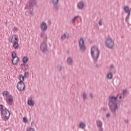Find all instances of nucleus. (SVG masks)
Wrapping results in <instances>:
<instances>
[{"label": "nucleus", "instance_id": "43", "mask_svg": "<svg viewBox=\"0 0 131 131\" xmlns=\"http://www.w3.org/2000/svg\"><path fill=\"white\" fill-rule=\"evenodd\" d=\"M21 75H20L18 76V79L19 80V81H21V80H22L23 79V78L22 77H20H20L21 76Z\"/></svg>", "mask_w": 131, "mask_h": 131}, {"label": "nucleus", "instance_id": "19", "mask_svg": "<svg viewBox=\"0 0 131 131\" xmlns=\"http://www.w3.org/2000/svg\"><path fill=\"white\" fill-rule=\"evenodd\" d=\"M14 35H11L10 36V37L9 38V40L10 42L13 43V42H15V40H14Z\"/></svg>", "mask_w": 131, "mask_h": 131}, {"label": "nucleus", "instance_id": "34", "mask_svg": "<svg viewBox=\"0 0 131 131\" xmlns=\"http://www.w3.org/2000/svg\"><path fill=\"white\" fill-rule=\"evenodd\" d=\"M4 110V105L3 104H0V111Z\"/></svg>", "mask_w": 131, "mask_h": 131}, {"label": "nucleus", "instance_id": "37", "mask_svg": "<svg viewBox=\"0 0 131 131\" xmlns=\"http://www.w3.org/2000/svg\"><path fill=\"white\" fill-rule=\"evenodd\" d=\"M28 76V72H25L24 77H27Z\"/></svg>", "mask_w": 131, "mask_h": 131}, {"label": "nucleus", "instance_id": "24", "mask_svg": "<svg viewBox=\"0 0 131 131\" xmlns=\"http://www.w3.org/2000/svg\"><path fill=\"white\" fill-rule=\"evenodd\" d=\"M78 18H79V16L78 15L75 16L72 20V23H75V21H76Z\"/></svg>", "mask_w": 131, "mask_h": 131}, {"label": "nucleus", "instance_id": "3", "mask_svg": "<svg viewBox=\"0 0 131 131\" xmlns=\"http://www.w3.org/2000/svg\"><path fill=\"white\" fill-rule=\"evenodd\" d=\"M10 111H9L8 109L5 108L2 110L1 116L3 118H4L5 121L7 120H9V118H10Z\"/></svg>", "mask_w": 131, "mask_h": 131}, {"label": "nucleus", "instance_id": "1", "mask_svg": "<svg viewBox=\"0 0 131 131\" xmlns=\"http://www.w3.org/2000/svg\"><path fill=\"white\" fill-rule=\"evenodd\" d=\"M91 56L93 59L94 64L98 62V59L100 56V50L96 47H92L91 48Z\"/></svg>", "mask_w": 131, "mask_h": 131}, {"label": "nucleus", "instance_id": "18", "mask_svg": "<svg viewBox=\"0 0 131 131\" xmlns=\"http://www.w3.org/2000/svg\"><path fill=\"white\" fill-rule=\"evenodd\" d=\"M13 48L17 50L19 48V43L17 41L13 42Z\"/></svg>", "mask_w": 131, "mask_h": 131}, {"label": "nucleus", "instance_id": "14", "mask_svg": "<svg viewBox=\"0 0 131 131\" xmlns=\"http://www.w3.org/2000/svg\"><path fill=\"white\" fill-rule=\"evenodd\" d=\"M16 56H14L12 55V63L13 65H17L18 62H19V57H15Z\"/></svg>", "mask_w": 131, "mask_h": 131}, {"label": "nucleus", "instance_id": "13", "mask_svg": "<svg viewBox=\"0 0 131 131\" xmlns=\"http://www.w3.org/2000/svg\"><path fill=\"white\" fill-rule=\"evenodd\" d=\"M77 8L79 10H83V8H84V2L83 1H80L78 3Z\"/></svg>", "mask_w": 131, "mask_h": 131}, {"label": "nucleus", "instance_id": "36", "mask_svg": "<svg viewBox=\"0 0 131 131\" xmlns=\"http://www.w3.org/2000/svg\"><path fill=\"white\" fill-rule=\"evenodd\" d=\"M96 68H100L101 67V64H96L95 66Z\"/></svg>", "mask_w": 131, "mask_h": 131}, {"label": "nucleus", "instance_id": "23", "mask_svg": "<svg viewBox=\"0 0 131 131\" xmlns=\"http://www.w3.org/2000/svg\"><path fill=\"white\" fill-rule=\"evenodd\" d=\"M59 0H51V3H52L53 5H58L59 4Z\"/></svg>", "mask_w": 131, "mask_h": 131}, {"label": "nucleus", "instance_id": "39", "mask_svg": "<svg viewBox=\"0 0 131 131\" xmlns=\"http://www.w3.org/2000/svg\"><path fill=\"white\" fill-rule=\"evenodd\" d=\"M123 94H124L125 95H126L127 94V90H124L123 91Z\"/></svg>", "mask_w": 131, "mask_h": 131}, {"label": "nucleus", "instance_id": "5", "mask_svg": "<svg viewBox=\"0 0 131 131\" xmlns=\"http://www.w3.org/2000/svg\"><path fill=\"white\" fill-rule=\"evenodd\" d=\"M105 46L108 49H112L114 47V41L111 38H107L105 39Z\"/></svg>", "mask_w": 131, "mask_h": 131}, {"label": "nucleus", "instance_id": "30", "mask_svg": "<svg viewBox=\"0 0 131 131\" xmlns=\"http://www.w3.org/2000/svg\"><path fill=\"white\" fill-rule=\"evenodd\" d=\"M46 35H46L45 33H41V35H40V37H41V38L43 39L44 37H46Z\"/></svg>", "mask_w": 131, "mask_h": 131}, {"label": "nucleus", "instance_id": "35", "mask_svg": "<svg viewBox=\"0 0 131 131\" xmlns=\"http://www.w3.org/2000/svg\"><path fill=\"white\" fill-rule=\"evenodd\" d=\"M12 30L13 31H18V29L17 28V27H14Z\"/></svg>", "mask_w": 131, "mask_h": 131}, {"label": "nucleus", "instance_id": "22", "mask_svg": "<svg viewBox=\"0 0 131 131\" xmlns=\"http://www.w3.org/2000/svg\"><path fill=\"white\" fill-rule=\"evenodd\" d=\"M107 77L108 79H112V78H113V75L112 73H110L107 74Z\"/></svg>", "mask_w": 131, "mask_h": 131}, {"label": "nucleus", "instance_id": "52", "mask_svg": "<svg viewBox=\"0 0 131 131\" xmlns=\"http://www.w3.org/2000/svg\"><path fill=\"white\" fill-rule=\"evenodd\" d=\"M119 98L120 99H122V96H120Z\"/></svg>", "mask_w": 131, "mask_h": 131}, {"label": "nucleus", "instance_id": "38", "mask_svg": "<svg viewBox=\"0 0 131 131\" xmlns=\"http://www.w3.org/2000/svg\"><path fill=\"white\" fill-rule=\"evenodd\" d=\"M110 67H111V70H112V69H114V64H111Z\"/></svg>", "mask_w": 131, "mask_h": 131}, {"label": "nucleus", "instance_id": "53", "mask_svg": "<svg viewBox=\"0 0 131 131\" xmlns=\"http://www.w3.org/2000/svg\"><path fill=\"white\" fill-rule=\"evenodd\" d=\"M120 102H123V100H121Z\"/></svg>", "mask_w": 131, "mask_h": 131}, {"label": "nucleus", "instance_id": "28", "mask_svg": "<svg viewBox=\"0 0 131 131\" xmlns=\"http://www.w3.org/2000/svg\"><path fill=\"white\" fill-rule=\"evenodd\" d=\"M53 6H54V7L56 11H58V10H59V6H58V4L53 5Z\"/></svg>", "mask_w": 131, "mask_h": 131}, {"label": "nucleus", "instance_id": "40", "mask_svg": "<svg viewBox=\"0 0 131 131\" xmlns=\"http://www.w3.org/2000/svg\"><path fill=\"white\" fill-rule=\"evenodd\" d=\"M14 39L16 41H18V36H17L16 35H14Z\"/></svg>", "mask_w": 131, "mask_h": 131}, {"label": "nucleus", "instance_id": "41", "mask_svg": "<svg viewBox=\"0 0 131 131\" xmlns=\"http://www.w3.org/2000/svg\"><path fill=\"white\" fill-rule=\"evenodd\" d=\"M99 25L100 26H102V25H103V22L101 20L99 21Z\"/></svg>", "mask_w": 131, "mask_h": 131}, {"label": "nucleus", "instance_id": "50", "mask_svg": "<svg viewBox=\"0 0 131 131\" xmlns=\"http://www.w3.org/2000/svg\"><path fill=\"white\" fill-rule=\"evenodd\" d=\"M104 111H106L107 110V108L106 107H103Z\"/></svg>", "mask_w": 131, "mask_h": 131}, {"label": "nucleus", "instance_id": "27", "mask_svg": "<svg viewBox=\"0 0 131 131\" xmlns=\"http://www.w3.org/2000/svg\"><path fill=\"white\" fill-rule=\"evenodd\" d=\"M8 91H4L3 93H2V95L4 97H7V96H8Z\"/></svg>", "mask_w": 131, "mask_h": 131}, {"label": "nucleus", "instance_id": "7", "mask_svg": "<svg viewBox=\"0 0 131 131\" xmlns=\"http://www.w3.org/2000/svg\"><path fill=\"white\" fill-rule=\"evenodd\" d=\"M110 110H111L114 117H116L117 115L116 114V111L118 110V105L117 103H115L114 106H110Z\"/></svg>", "mask_w": 131, "mask_h": 131}, {"label": "nucleus", "instance_id": "21", "mask_svg": "<svg viewBox=\"0 0 131 131\" xmlns=\"http://www.w3.org/2000/svg\"><path fill=\"white\" fill-rule=\"evenodd\" d=\"M28 105L29 106H33V101L31 99H29L28 100Z\"/></svg>", "mask_w": 131, "mask_h": 131}, {"label": "nucleus", "instance_id": "26", "mask_svg": "<svg viewBox=\"0 0 131 131\" xmlns=\"http://www.w3.org/2000/svg\"><path fill=\"white\" fill-rule=\"evenodd\" d=\"M13 57H15V58H18V56H17V54L16 53V52H12V54H11V57L12 58H13Z\"/></svg>", "mask_w": 131, "mask_h": 131}, {"label": "nucleus", "instance_id": "42", "mask_svg": "<svg viewBox=\"0 0 131 131\" xmlns=\"http://www.w3.org/2000/svg\"><path fill=\"white\" fill-rule=\"evenodd\" d=\"M27 131H33V128H32L31 127H29V128L27 129Z\"/></svg>", "mask_w": 131, "mask_h": 131}, {"label": "nucleus", "instance_id": "32", "mask_svg": "<svg viewBox=\"0 0 131 131\" xmlns=\"http://www.w3.org/2000/svg\"><path fill=\"white\" fill-rule=\"evenodd\" d=\"M57 68L58 70H59V71H61V70L62 69V67H61V65H58L57 67Z\"/></svg>", "mask_w": 131, "mask_h": 131}, {"label": "nucleus", "instance_id": "20", "mask_svg": "<svg viewBox=\"0 0 131 131\" xmlns=\"http://www.w3.org/2000/svg\"><path fill=\"white\" fill-rule=\"evenodd\" d=\"M23 62L24 63H27V62H28V58L27 57H26V56H24L23 58Z\"/></svg>", "mask_w": 131, "mask_h": 131}, {"label": "nucleus", "instance_id": "25", "mask_svg": "<svg viewBox=\"0 0 131 131\" xmlns=\"http://www.w3.org/2000/svg\"><path fill=\"white\" fill-rule=\"evenodd\" d=\"M79 127L80 128H84V127H85V124L83 122H80L79 124Z\"/></svg>", "mask_w": 131, "mask_h": 131}, {"label": "nucleus", "instance_id": "6", "mask_svg": "<svg viewBox=\"0 0 131 131\" xmlns=\"http://www.w3.org/2000/svg\"><path fill=\"white\" fill-rule=\"evenodd\" d=\"M117 100V97L115 96H110L108 97V107H114L116 103L115 101Z\"/></svg>", "mask_w": 131, "mask_h": 131}, {"label": "nucleus", "instance_id": "44", "mask_svg": "<svg viewBox=\"0 0 131 131\" xmlns=\"http://www.w3.org/2000/svg\"><path fill=\"white\" fill-rule=\"evenodd\" d=\"M90 97L91 98V99H93L94 96H93V93H90Z\"/></svg>", "mask_w": 131, "mask_h": 131}, {"label": "nucleus", "instance_id": "46", "mask_svg": "<svg viewBox=\"0 0 131 131\" xmlns=\"http://www.w3.org/2000/svg\"><path fill=\"white\" fill-rule=\"evenodd\" d=\"M106 117H107V118L110 117V113H107V114H106Z\"/></svg>", "mask_w": 131, "mask_h": 131}, {"label": "nucleus", "instance_id": "45", "mask_svg": "<svg viewBox=\"0 0 131 131\" xmlns=\"http://www.w3.org/2000/svg\"><path fill=\"white\" fill-rule=\"evenodd\" d=\"M61 38L62 40H64V39H65V38H65V37L63 35V36H61Z\"/></svg>", "mask_w": 131, "mask_h": 131}, {"label": "nucleus", "instance_id": "12", "mask_svg": "<svg viewBox=\"0 0 131 131\" xmlns=\"http://www.w3.org/2000/svg\"><path fill=\"white\" fill-rule=\"evenodd\" d=\"M6 102L9 105H12L14 103V98L12 95L9 96V98L6 99Z\"/></svg>", "mask_w": 131, "mask_h": 131}, {"label": "nucleus", "instance_id": "54", "mask_svg": "<svg viewBox=\"0 0 131 131\" xmlns=\"http://www.w3.org/2000/svg\"><path fill=\"white\" fill-rule=\"evenodd\" d=\"M33 124V122H31V125H32Z\"/></svg>", "mask_w": 131, "mask_h": 131}, {"label": "nucleus", "instance_id": "48", "mask_svg": "<svg viewBox=\"0 0 131 131\" xmlns=\"http://www.w3.org/2000/svg\"><path fill=\"white\" fill-rule=\"evenodd\" d=\"M66 37H67V38H69V34H66Z\"/></svg>", "mask_w": 131, "mask_h": 131}, {"label": "nucleus", "instance_id": "47", "mask_svg": "<svg viewBox=\"0 0 131 131\" xmlns=\"http://www.w3.org/2000/svg\"><path fill=\"white\" fill-rule=\"evenodd\" d=\"M34 5H36V1L35 0L33 1V5L34 6Z\"/></svg>", "mask_w": 131, "mask_h": 131}, {"label": "nucleus", "instance_id": "2", "mask_svg": "<svg viewBox=\"0 0 131 131\" xmlns=\"http://www.w3.org/2000/svg\"><path fill=\"white\" fill-rule=\"evenodd\" d=\"M25 10H28L29 16H33V0H29V3L25 6Z\"/></svg>", "mask_w": 131, "mask_h": 131}, {"label": "nucleus", "instance_id": "11", "mask_svg": "<svg viewBox=\"0 0 131 131\" xmlns=\"http://www.w3.org/2000/svg\"><path fill=\"white\" fill-rule=\"evenodd\" d=\"M96 125L98 128L99 131H103L104 129L102 126H103V122L101 120H98L96 121Z\"/></svg>", "mask_w": 131, "mask_h": 131}, {"label": "nucleus", "instance_id": "29", "mask_svg": "<svg viewBox=\"0 0 131 131\" xmlns=\"http://www.w3.org/2000/svg\"><path fill=\"white\" fill-rule=\"evenodd\" d=\"M83 99L84 100H87L88 98L86 97V94L85 92H83Z\"/></svg>", "mask_w": 131, "mask_h": 131}, {"label": "nucleus", "instance_id": "10", "mask_svg": "<svg viewBox=\"0 0 131 131\" xmlns=\"http://www.w3.org/2000/svg\"><path fill=\"white\" fill-rule=\"evenodd\" d=\"M40 49L42 53H46V52L48 51V46H47V43L45 42H42L40 45Z\"/></svg>", "mask_w": 131, "mask_h": 131}, {"label": "nucleus", "instance_id": "4", "mask_svg": "<svg viewBox=\"0 0 131 131\" xmlns=\"http://www.w3.org/2000/svg\"><path fill=\"white\" fill-rule=\"evenodd\" d=\"M21 77H22L23 79L20 80V81H19L16 85L17 90L20 92L25 90V84L23 82V81H24V76L21 75L19 78H21Z\"/></svg>", "mask_w": 131, "mask_h": 131}, {"label": "nucleus", "instance_id": "16", "mask_svg": "<svg viewBox=\"0 0 131 131\" xmlns=\"http://www.w3.org/2000/svg\"><path fill=\"white\" fill-rule=\"evenodd\" d=\"M20 68H21L23 70H27V69H28V66L25 63H23L20 66Z\"/></svg>", "mask_w": 131, "mask_h": 131}, {"label": "nucleus", "instance_id": "15", "mask_svg": "<svg viewBox=\"0 0 131 131\" xmlns=\"http://www.w3.org/2000/svg\"><path fill=\"white\" fill-rule=\"evenodd\" d=\"M41 29L43 30V31H47V29H48V25L45 22H43L41 25Z\"/></svg>", "mask_w": 131, "mask_h": 131}, {"label": "nucleus", "instance_id": "33", "mask_svg": "<svg viewBox=\"0 0 131 131\" xmlns=\"http://www.w3.org/2000/svg\"><path fill=\"white\" fill-rule=\"evenodd\" d=\"M23 122H24V123H26V122H27V121H28V120H27V118H26V117L23 118Z\"/></svg>", "mask_w": 131, "mask_h": 131}, {"label": "nucleus", "instance_id": "49", "mask_svg": "<svg viewBox=\"0 0 131 131\" xmlns=\"http://www.w3.org/2000/svg\"><path fill=\"white\" fill-rule=\"evenodd\" d=\"M124 122H125V123H128V120H125L124 121Z\"/></svg>", "mask_w": 131, "mask_h": 131}, {"label": "nucleus", "instance_id": "9", "mask_svg": "<svg viewBox=\"0 0 131 131\" xmlns=\"http://www.w3.org/2000/svg\"><path fill=\"white\" fill-rule=\"evenodd\" d=\"M124 11L126 13H128L127 16L125 19V21L126 23L128 22V19H129V16H130V10H129V7L128 6H125L124 8Z\"/></svg>", "mask_w": 131, "mask_h": 131}, {"label": "nucleus", "instance_id": "17", "mask_svg": "<svg viewBox=\"0 0 131 131\" xmlns=\"http://www.w3.org/2000/svg\"><path fill=\"white\" fill-rule=\"evenodd\" d=\"M67 63L68 64V65H72V63L73 62V60H72V58H71V57H68L67 58Z\"/></svg>", "mask_w": 131, "mask_h": 131}, {"label": "nucleus", "instance_id": "51", "mask_svg": "<svg viewBox=\"0 0 131 131\" xmlns=\"http://www.w3.org/2000/svg\"><path fill=\"white\" fill-rule=\"evenodd\" d=\"M63 36L64 37V38H67L66 34H63Z\"/></svg>", "mask_w": 131, "mask_h": 131}, {"label": "nucleus", "instance_id": "8", "mask_svg": "<svg viewBox=\"0 0 131 131\" xmlns=\"http://www.w3.org/2000/svg\"><path fill=\"white\" fill-rule=\"evenodd\" d=\"M79 47L80 50L83 52V51H85V46H84V40H83V38H80V40L79 41Z\"/></svg>", "mask_w": 131, "mask_h": 131}, {"label": "nucleus", "instance_id": "31", "mask_svg": "<svg viewBox=\"0 0 131 131\" xmlns=\"http://www.w3.org/2000/svg\"><path fill=\"white\" fill-rule=\"evenodd\" d=\"M43 39V42H45V43L47 42V41L48 40V37L47 36V35L46 36V37L43 38V39Z\"/></svg>", "mask_w": 131, "mask_h": 131}]
</instances>
